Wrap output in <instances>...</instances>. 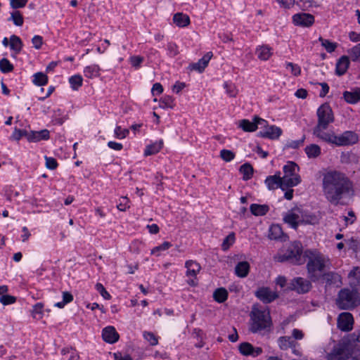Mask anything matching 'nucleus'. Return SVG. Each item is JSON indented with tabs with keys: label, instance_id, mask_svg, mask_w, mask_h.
I'll return each mask as SVG.
<instances>
[{
	"label": "nucleus",
	"instance_id": "412c9836",
	"mask_svg": "<svg viewBox=\"0 0 360 360\" xmlns=\"http://www.w3.org/2000/svg\"><path fill=\"white\" fill-rule=\"evenodd\" d=\"M102 337L104 341L112 344L118 340L120 336L113 326H107L103 330Z\"/></svg>",
	"mask_w": 360,
	"mask_h": 360
},
{
	"label": "nucleus",
	"instance_id": "3c124183",
	"mask_svg": "<svg viewBox=\"0 0 360 360\" xmlns=\"http://www.w3.org/2000/svg\"><path fill=\"white\" fill-rule=\"evenodd\" d=\"M15 301H16V297L13 295H3L0 297V302L4 305L13 304L15 302Z\"/></svg>",
	"mask_w": 360,
	"mask_h": 360
},
{
	"label": "nucleus",
	"instance_id": "0eeeda50",
	"mask_svg": "<svg viewBox=\"0 0 360 360\" xmlns=\"http://www.w3.org/2000/svg\"><path fill=\"white\" fill-rule=\"evenodd\" d=\"M298 166L292 162L283 167V186L288 187V188L295 186L300 183V176L296 172V170H298Z\"/></svg>",
	"mask_w": 360,
	"mask_h": 360
},
{
	"label": "nucleus",
	"instance_id": "bb28decb",
	"mask_svg": "<svg viewBox=\"0 0 360 360\" xmlns=\"http://www.w3.org/2000/svg\"><path fill=\"white\" fill-rule=\"evenodd\" d=\"M250 210L255 216H264L269 212V207L267 205L252 204Z\"/></svg>",
	"mask_w": 360,
	"mask_h": 360
},
{
	"label": "nucleus",
	"instance_id": "2f4dec72",
	"mask_svg": "<svg viewBox=\"0 0 360 360\" xmlns=\"http://www.w3.org/2000/svg\"><path fill=\"white\" fill-rule=\"evenodd\" d=\"M343 96L347 103H356L360 101V90L357 89L352 92L345 91Z\"/></svg>",
	"mask_w": 360,
	"mask_h": 360
},
{
	"label": "nucleus",
	"instance_id": "4be33fe9",
	"mask_svg": "<svg viewBox=\"0 0 360 360\" xmlns=\"http://www.w3.org/2000/svg\"><path fill=\"white\" fill-rule=\"evenodd\" d=\"M49 139V131L43 129L39 131H31L29 132V142H39L41 140H47Z\"/></svg>",
	"mask_w": 360,
	"mask_h": 360
},
{
	"label": "nucleus",
	"instance_id": "bf43d9fd",
	"mask_svg": "<svg viewBox=\"0 0 360 360\" xmlns=\"http://www.w3.org/2000/svg\"><path fill=\"white\" fill-rule=\"evenodd\" d=\"M120 200V202L117 206V209L120 211L124 212L127 208H129V205H127L129 202V199L127 198V197H122Z\"/></svg>",
	"mask_w": 360,
	"mask_h": 360
},
{
	"label": "nucleus",
	"instance_id": "a878e982",
	"mask_svg": "<svg viewBox=\"0 0 360 360\" xmlns=\"http://www.w3.org/2000/svg\"><path fill=\"white\" fill-rule=\"evenodd\" d=\"M250 271V264L248 262H240L235 267L236 274L240 278L246 277Z\"/></svg>",
	"mask_w": 360,
	"mask_h": 360
},
{
	"label": "nucleus",
	"instance_id": "e433bc0d",
	"mask_svg": "<svg viewBox=\"0 0 360 360\" xmlns=\"http://www.w3.org/2000/svg\"><path fill=\"white\" fill-rule=\"evenodd\" d=\"M239 171L243 174L244 180H249L253 174V167L249 163L243 164L240 166Z\"/></svg>",
	"mask_w": 360,
	"mask_h": 360
},
{
	"label": "nucleus",
	"instance_id": "ea45409f",
	"mask_svg": "<svg viewBox=\"0 0 360 360\" xmlns=\"http://www.w3.org/2000/svg\"><path fill=\"white\" fill-rule=\"evenodd\" d=\"M48 82L47 76L43 72H37L34 75L33 83L38 86H43Z\"/></svg>",
	"mask_w": 360,
	"mask_h": 360
},
{
	"label": "nucleus",
	"instance_id": "39448f33",
	"mask_svg": "<svg viewBox=\"0 0 360 360\" xmlns=\"http://www.w3.org/2000/svg\"><path fill=\"white\" fill-rule=\"evenodd\" d=\"M280 262H289L295 265L305 263V251L303 252L302 245L299 241H294L288 247L285 252L278 256Z\"/></svg>",
	"mask_w": 360,
	"mask_h": 360
},
{
	"label": "nucleus",
	"instance_id": "338daca9",
	"mask_svg": "<svg viewBox=\"0 0 360 360\" xmlns=\"http://www.w3.org/2000/svg\"><path fill=\"white\" fill-rule=\"evenodd\" d=\"M68 303V291L63 292V301L57 302L54 304L55 307L63 308Z\"/></svg>",
	"mask_w": 360,
	"mask_h": 360
},
{
	"label": "nucleus",
	"instance_id": "4468645a",
	"mask_svg": "<svg viewBox=\"0 0 360 360\" xmlns=\"http://www.w3.org/2000/svg\"><path fill=\"white\" fill-rule=\"evenodd\" d=\"M320 281L325 283L326 286L335 285L338 287L342 284L340 276L333 271L321 274Z\"/></svg>",
	"mask_w": 360,
	"mask_h": 360
},
{
	"label": "nucleus",
	"instance_id": "cd10ccee",
	"mask_svg": "<svg viewBox=\"0 0 360 360\" xmlns=\"http://www.w3.org/2000/svg\"><path fill=\"white\" fill-rule=\"evenodd\" d=\"M282 7L284 8L289 9L292 7L295 4L299 5L303 9L307 8L311 6V1H304L302 4H300L299 1L295 2V0H276Z\"/></svg>",
	"mask_w": 360,
	"mask_h": 360
},
{
	"label": "nucleus",
	"instance_id": "49530a36",
	"mask_svg": "<svg viewBox=\"0 0 360 360\" xmlns=\"http://www.w3.org/2000/svg\"><path fill=\"white\" fill-rule=\"evenodd\" d=\"M220 158L226 162H230L234 159L235 153L231 150L223 149L220 151Z\"/></svg>",
	"mask_w": 360,
	"mask_h": 360
},
{
	"label": "nucleus",
	"instance_id": "c03bdc74",
	"mask_svg": "<svg viewBox=\"0 0 360 360\" xmlns=\"http://www.w3.org/2000/svg\"><path fill=\"white\" fill-rule=\"evenodd\" d=\"M234 241H235V234H234V233H231L224 240L222 245H221L222 250H227L230 248V246L234 243Z\"/></svg>",
	"mask_w": 360,
	"mask_h": 360
},
{
	"label": "nucleus",
	"instance_id": "b1692460",
	"mask_svg": "<svg viewBox=\"0 0 360 360\" xmlns=\"http://www.w3.org/2000/svg\"><path fill=\"white\" fill-rule=\"evenodd\" d=\"M173 22L176 26L184 27L190 25L191 20L188 15L183 13H176L173 16Z\"/></svg>",
	"mask_w": 360,
	"mask_h": 360
},
{
	"label": "nucleus",
	"instance_id": "dca6fc26",
	"mask_svg": "<svg viewBox=\"0 0 360 360\" xmlns=\"http://www.w3.org/2000/svg\"><path fill=\"white\" fill-rule=\"evenodd\" d=\"M255 295L264 303H270L278 297V295L269 288H259L255 292Z\"/></svg>",
	"mask_w": 360,
	"mask_h": 360
},
{
	"label": "nucleus",
	"instance_id": "20e7f679",
	"mask_svg": "<svg viewBox=\"0 0 360 360\" xmlns=\"http://www.w3.org/2000/svg\"><path fill=\"white\" fill-rule=\"evenodd\" d=\"M250 327L252 333H257L262 330L269 328L271 326V319L269 310L254 305L250 314Z\"/></svg>",
	"mask_w": 360,
	"mask_h": 360
},
{
	"label": "nucleus",
	"instance_id": "6e6552de",
	"mask_svg": "<svg viewBox=\"0 0 360 360\" xmlns=\"http://www.w3.org/2000/svg\"><path fill=\"white\" fill-rule=\"evenodd\" d=\"M318 124L316 127H322L327 129L330 123L334 121L332 109L328 104L321 105L317 110Z\"/></svg>",
	"mask_w": 360,
	"mask_h": 360
},
{
	"label": "nucleus",
	"instance_id": "37998d69",
	"mask_svg": "<svg viewBox=\"0 0 360 360\" xmlns=\"http://www.w3.org/2000/svg\"><path fill=\"white\" fill-rule=\"evenodd\" d=\"M319 40L321 42V45L326 49L329 53H331L337 48V44L330 41L328 39H324L322 37H319Z\"/></svg>",
	"mask_w": 360,
	"mask_h": 360
},
{
	"label": "nucleus",
	"instance_id": "72a5a7b5",
	"mask_svg": "<svg viewBox=\"0 0 360 360\" xmlns=\"http://www.w3.org/2000/svg\"><path fill=\"white\" fill-rule=\"evenodd\" d=\"M283 235L282 228L278 224L271 225L269 229V237L270 239H279Z\"/></svg>",
	"mask_w": 360,
	"mask_h": 360
},
{
	"label": "nucleus",
	"instance_id": "a19ab883",
	"mask_svg": "<svg viewBox=\"0 0 360 360\" xmlns=\"http://www.w3.org/2000/svg\"><path fill=\"white\" fill-rule=\"evenodd\" d=\"M13 65L7 58H2L0 60V70L4 73H8L13 70Z\"/></svg>",
	"mask_w": 360,
	"mask_h": 360
},
{
	"label": "nucleus",
	"instance_id": "393cba45",
	"mask_svg": "<svg viewBox=\"0 0 360 360\" xmlns=\"http://www.w3.org/2000/svg\"><path fill=\"white\" fill-rule=\"evenodd\" d=\"M349 58L346 56H342L338 60V61L336 64V70H335L336 74L340 76L343 75L346 72L347 68H349Z\"/></svg>",
	"mask_w": 360,
	"mask_h": 360
},
{
	"label": "nucleus",
	"instance_id": "4c0bfd02",
	"mask_svg": "<svg viewBox=\"0 0 360 360\" xmlns=\"http://www.w3.org/2000/svg\"><path fill=\"white\" fill-rule=\"evenodd\" d=\"M213 296L217 302L221 303L227 299L228 292L223 288H218L214 291Z\"/></svg>",
	"mask_w": 360,
	"mask_h": 360
},
{
	"label": "nucleus",
	"instance_id": "473e14b6",
	"mask_svg": "<svg viewBox=\"0 0 360 360\" xmlns=\"http://www.w3.org/2000/svg\"><path fill=\"white\" fill-rule=\"evenodd\" d=\"M238 127L244 131L252 132L257 130V127L255 122H250L248 120H242L239 122Z\"/></svg>",
	"mask_w": 360,
	"mask_h": 360
},
{
	"label": "nucleus",
	"instance_id": "7ed1b4c3",
	"mask_svg": "<svg viewBox=\"0 0 360 360\" xmlns=\"http://www.w3.org/2000/svg\"><path fill=\"white\" fill-rule=\"evenodd\" d=\"M322 127H315L314 134L323 141L336 146L352 145L358 141V136L352 131H345L340 136H336L333 132H325Z\"/></svg>",
	"mask_w": 360,
	"mask_h": 360
},
{
	"label": "nucleus",
	"instance_id": "052dcab7",
	"mask_svg": "<svg viewBox=\"0 0 360 360\" xmlns=\"http://www.w3.org/2000/svg\"><path fill=\"white\" fill-rule=\"evenodd\" d=\"M172 244L171 243L169 242H164L162 244H161L160 245H158L157 247H155L152 250H151V254H155V252H159V251H163V250H166L167 249H169V248L172 247Z\"/></svg>",
	"mask_w": 360,
	"mask_h": 360
},
{
	"label": "nucleus",
	"instance_id": "864d4df0",
	"mask_svg": "<svg viewBox=\"0 0 360 360\" xmlns=\"http://www.w3.org/2000/svg\"><path fill=\"white\" fill-rule=\"evenodd\" d=\"M224 86L226 89V94L230 97H236V96L237 90L234 85L226 82V83H224Z\"/></svg>",
	"mask_w": 360,
	"mask_h": 360
},
{
	"label": "nucleus",
	"instance_id": "ddd939ff",
	"mask_svg": "<svg viewBox=\"0 0 360 360\" xmlns=\"http://www.w3.org/2000/svg\"><path fill=\"white\" fill-rule=\"evenodd\" d=\"M292 22L297 26L310 27L314 22V17L309 13H297L292 16Z\"/></svg>",
	"mask_w": 360,
	"mask_h": 360
},
{
	"label": "nucleus",
	"instance_id": "423d86ee",
	"mask_svg": "<svg viewBox=\"0 0 360 360\" xmlns=\"http://www.w3.org/2000/svg\"><path fill=\"white\" fill-rule=\"evenodd\" d=\"M335 304L340 309L349 310L360 304V294L358 290L343 288L340 290L335 300Z\"/></svg>",
	"mask_w": 360,
	"mask_h": 360
},
{
	"label": "nucleus",
	"instance_id": "e2e57ef3",
	"mask_svg": "<svg viewBox=\"0 0 360 360\" xmlns=\"http://www.w3.org/2000/svg\"><path fill=\"white\" fill-rule=\"evenodd\" d=\"M46 166L50 169H54L57 167L58 164L56 159L46 157Z\"/></svg>",
	"mask_w": 360,
	"mask_h": 360
},
{
	"label": "nucleus",
	"instance_id": "c756f323",
	"mask_svg": "<svg viewBox=\"0 0 360 360\" xmlns=\"http://www.w3.org/2000/svg\"><path fill=\"white\" fill-rule=\"evenodd\" d=\"M10 48L15 53H19L21 51L22 42L20 37L14 34L10 37Z\"/></svg>",
	"mask_w": 360,
	"mask_h": 360
},
{
	"label": "nucleus",
	"instance_id": "9b49d317",
	"mask_svg": "<svg viewBox=\"0 0 360 360\" xmlns=\"http://www.w3.org/2000/svg\"><path fill=\"white\" fill-rule=\"evenodd\" d=\"M301 210L299 208L292 210L285 214L283 220L289 224L293 229H297L299 224H304V220L300 216Z\"/></svg>",
	"mask_w": 360,
	"mask_h": 360
},
{
	"label": "nucleus",
	"instance_id": "f03ea898",
	"mask_svg": "<svg viewBox=\"0 0 360 360\" xmlns=\"http://www.w3.org/2000/svg\"><path fill=\"white\" fill-rule=\"evenodd\" d=\"M307 258L308 277L313 282L319 281L328 260L320 252L309 250L305 251V259Z\"/></svg>",
	"mask_w": 360,
	"mask_h": 360
},
{
	"label": "nucleus",
	"instance_id": "5fc2aeb1",
	"mask_svg": "<svg viewBox=\"0 0 360 360\" xmlns=\"http://www.w3.org/2000/svg\"><path fill=\"white\" fill-rule=\"evenodd\" d=\"M96 289L99 292V293L104 299L110 300L111 298L110 295L106 291L105 288L101 283H98L96 285Z\"/></svg>",
	"mask_w": 360,
	"mask_h": 360
},
{
	"label": "nucleus",
	"instance_id": "a211bd4d",
	"mask_svg": "<svg viewBox=\"0 0 360 360\" xmlns=\"http://www.w3.org/2000/svg\"><path fill=\"white\" fill-rule=\"evenodd\" d=\"M213 56L212 52H207L201 59L197 63H192L189 65L191 70H195L199 72L204 71L205 68L207 66L209 61Z\"/></svg>",
	"mask_w": 360,
	"mask_h": 360
},
{
	"label": "nucleus",
	"instance_id": "58836bf2",
	"mask_svg": "<svg viewBox=\"0 0 360 360\" xmlns=\"http://www.w3.org/2000/svg\"><path fill=\"white\" fill-rule=\"evenodd\" d=\"M99 71L100 68L98 65H92L85 68L84 74L87 77L91 78L99 76Z\"/></svg>",
	"mask_w": 360,
	"mask_h": 360
},
{
	"label": "nucleus",
	"instance_id": "1a4fd4ad",
	"mask_svg": "<svg viewBox=\"0 0 360 360\" xmlns=\"http://www.w3.org/2000/svg\"><path fill=\"white\" fill-rule=\"evenodd\" d=\"M311 288V283L309 281L302 277H297L292 279L288 284V290H294L299 294L308 292Z\"/></svg>",
	"mask_w": 360,
	"mask_h": 360
},
{
	"label": "nucleus",
	"instance_id": "680f3d73",
	"mask_svg": "<svg viewBox=\"0 0 360 360\" xmlns=\"http://www.w3.org/2000/svg\"><path fill=\"white\" fill-rule=\"evenodd\" d=\"M143 335L151 345L154 346L158 344V338L153 333L146 332Z\"/></svg>",
	"mask_w": 360,
	"mask_h": 360
},
{
	"label": "nucleus",
	"instance_id": "8fccbe9b",
	"mask_svg": "<svg viewBox=\"0 0 360 360\" xmlns=\"http://www.w3.org/2000/svg\"><path fill=\"white\" fill-rule=\"evenodd\" d=\"M144 58L140 56H133L129 58V61L133 67L135 68H139L141 64L143 62Z\"/></svg>",
	"mask_w": 360,
	"mask_h": 360
},
{
	"label": "nucleus",
	"instance_id": "aec40b11",
	"mask_svg": "<svg viewBox=\"0 0 360 360\" xmlns=\"http://www.w3.org/2000/svg\"><path fill=\"white\" fill-rule=\"evenodd\" d=\"M282 134V129L274 125L267 126L264 131H260L259 135L264 138L277 139Z\"/></svg>",
	"mask_w": 360,
	"mask_h": 360
},
{
	"label": "nucleus",
	"instance_id": "13d9d810",
	"mask_svg": "<svg viewBox=\"0 0 360 360\" xmlns=\"http://www.w3.org/2000/svg\"><path fill=\"white\" fill-rule=\"evenodd\" d=\"M28 0H11L10 4L11 6L14 8H20L25 6Z\"/></svg>",
	"mask_w": 360,
	"mask_h": 360
},
{
	"label": "nucleus",
	"instance_id": "c9c22d12",
	"mask_svg": "<svg viewBox=\"0 0 360 360\" xmlns=\"http://www.w3.org/2000/svg\"><path fill=\"white\" fill-rule=\"evenodd\" d=\"M305 152L309 158H315L321 153V148L316 144H311L305 148Z\"/></svg>",
	"mask_w": 360,
	"mask_h": 360
},
{
	"label": "nucleus",
	"instance_id": "69168bd1",
	"mask_svg": "<svg viewBox=\"0 0 360 360\" xmlns=\"http://www.w3.org/2000/svg\"><path fill=\"white\" fill-rule=\"evenodd\" d=\"M32 42L34 45V47L37 49H39L42 45V37L41 36L36 35L32 38Z\"/></svg>",
	"mask_w": 360,
	"mask_h": 360
},
{
	"label": "nucleus",
	"instance_id": "f3484780",
	"mask_svg": "<svg viewBox=\"0 0 360 360\" xmlns=\"http://www.w3.org/2000/svg\"><path fill=\"white\" fill-rule=\"evenodd\" d=\"M265 184L269 190H274L280 187L283 191L287 190L288 187L283 186V179L278 174L269 176L266 180Z\"/></svg>",
	"mask_w": 360,
	"mask_h": 360
},
{
	"label": "nucleus",
	"instance_id": "f704fd0d",
	"mask_svg": "<svg viewBox=\"0 0 360 360\" xmlns=\"http://www.w3.org/2000/svg\"><path fill=\"white\" fill-rule=\"evenodd\" d=\"M69 83L72 90L77 91L82 86L83 78L80 75H75L69 78Z\"/></svg>",
	"mask_w": 360,
	"mask_h": 360
},
{
	"label": "nucleus",
	"instance_id": "603ef678",
	"mask_svg": "<svg viewBox=\"0 0 360 360\" xmlns=\"http://www.w3.org/2000/svg\"><path fill=\"white\" fill-rule=\"evenodd\" d=\"M129 133V129H122L121 127L117 126L115 129V136L117 139H124Z\"/></svg>",
	"mask_w": 360,
	"mask_h": 360
},
{
	"label": "nucleus",
	"instance_id": "9d476101",
	"mask_svg": "<svg viewBox=\"0 0 360 360\" xmlns=\"http://www.w3.org/2000/svg\"><path fill=\"white\" fill-rule=\"evenodd\" d=\"M185 267L187 269L186 276L191 277L187 281L188 284L191 286H196L198 285L197 274L201 269L200 265L195 261L188 260L186 262Z\"/></svg>",
	"mask_w": 360,
	"mask_h": 360
},
{
	"label": "nucleus",
	"instance_id": "7c9ffc66",
	"mask_svg": "<svg viewBox=\"0 0 360 360\" xmlns=\"http://www.w3.org/2000/svg\"><path fill=\"white\" fill-rule=\"evenodd\" d=\"M163 141L162 140L148 146L144 151L146 156L158 153L162 148Z\"/></svg>",
	"mask_w": 360,
	"mask_h": 360
},
{
	"label": "nucleus",
	"instance_id": "de8ad7c7",
	"mask_svg": "<svg viewBox=\"0 0 360 360\" xmlns=\"http://www.w3.org/2000/svg\"><path fill=\"white\" fill-rule=\"evenodd\" d=\"M349 53L353 61H360V44L353 47Z\"/></svg>",
	"mask_w": 360,
	"mask_h": 360
},
{
	"label": "nucleus",
	"instance_id": "0e129e2a",
	"mask_svg": "<svg viewBox=\"0 0 360 360\" xmlns=\"http://www.w3.org/2000/svg\"><path fill=\"white\" fill-rule=\"evenodd\" d=\"M286 65L287 68L290 67L291 68V72L293 75L298 76L300 75L301 70L297 65L293 64L292 63H288Z\"/></svg>",
	"mask_w": 360,
	"mask_h": 360
},
{
	"label": "nucleus",
	"instance_id": "f8f14e48",
	"mask_svg": "<svg viewBox=\"0 0 360 360\" xmlns=\"http://www.w3.org/2000/svg\"><path fill=\"white\" fill-rule=\"evenodd\" d=\"M354 319L349 312L341 313L338 318V327L344 331L351 330L353 328Z\"/></svg>",
	"mask_w": 360,
	"mask_h": 360
},
{
	"label": "nucleus",
	"instance_id": "c85d7f7f",
	"mask_svg": "<svg viewBox=\"0 0 360 360\" xmlns=\"http://www.w3.org/2000/svg\"><path fill=\"white\" fill-rule=\"evenodd\" d=\"M256 53L257 54L258 58L262 60H268L272 55L271 48L267 45H263L258 47L256 49Z\"/></svg>",
	"mask_w": 360,
	"mask_h": 360
},
{
	"label": "nucleus",
	"instance_id": "f257e3e1",
	"mask_svg": "<svg viewBox=\"0 0 360 360\" xmlns=\"http://www.w3.org/2000/svg\"><path fill=\"white\" fill-rule=\"evenodd\" d=\"M322 187L326 200L332 205H338L352 191V183L344 173L333 170L323 174Z\"/></svg>",
	"mask_w": 360,
	"mask_h": 360
},
{
	"label": "nucleus",
	"instance_id": "09e8293b",
	"mask_svg": "<svg viewBox=\"0 0 360 360\" xmlns=\"http://www.w3.org/2000/svg\"><path fill=\"white\" fill-rule=\"evenodd\" d=\"M22 136H25L28 140L29 132L23 129H15V131L12 135V138L15 140H20Z\"/></svg>",
	"mask_w": 360,
	"mask_h": 360
},
{
	"label": "nucleus",
	"instance_id": "774afa93",
	"mask_svg": "<svg viewBox=\"0 0 360 360\" xmlns=\"http://www.w3.org/2000/svg\"><path fill=\"white\" fill-rule=\"evenodd\" d=\"M163 91V87L160 83H155L152 88V93L153 95L160 94Z\"/></svg>",
	"mask_w": 360,
	"mask_h": 360
},
{
	"label": "nucleus",
	"instance_id": "a18cd8bd",
	"mask_svg": "<svg viewBox=\"0 0 360 360\" xmlns=\"http://www.w3.org/2000/svg\"><path fill=\"white\" fill-rule=\"evenodd\" d=\"M43 304L41 303H37L36 304L32 309V316L34 319L39 320L42 318V309H43Z\"/></svg>",
	"mask_w": 360,
	"mask_h": 360
},
{
	"label": "nucleus",
	"instance_id": "79ce46f5",
	"mask_svg": "<svg viewBox=\"0 0 360 360\" xmlns=\"http://www.w3.org/2000/svg\"><path fill=\"white\" fill-rule=\"evenodd\" d=\"M13 23L17 26H22L23 25V17L19 11H15L11 13V18Z\"/></svg>",
	"mask_w": 360,
	"mask_h": 360
},
{
	"label": "nucleus",
	"instance_id": "6e6d98bb",
	"mask_svg": "<svg viewBox=\"0 0 360 360\" xmlns=\"http://www.w3.org/2000/svg\"><path fill=\"white\" fill-rule=\"evenodd\" d=\"M173 101H174V98H172V96H165L161 100V103H162V105H160V107H162V108L167 107V108H173V105H172Z\"/></svg>",
	"mask_w": 360,
	"mask_h": 360
},
{
	"label": "nucleus",
	"instance_id": "6ab92c4d",
	"mask_svg": "<svg viewBox=\"0 0 360 360\" xmlns=\"http://www.w3.org/2000/svg\"><path fill=\"white\" fill-rule=\"evenodd\" d=\"M238 348L240 353L245 356L250 355L252 356H257L262 352V349L261 347H254L249 342L241 343Z\"/></svg>",
	"mask_w": 360,
	"mask_h": 360
},
{
	"label": "nucleus",
	"instance_id": "4d7b16f0",
	"mask_svg": "<svg viewBox=\"0 0 360 360\" xmlns=\"http://www.w3.org/2000/svg\"><path fill=\"white\" fill-rule=\"evenodd\" d=\"M167 51L171 56H175L179 54L178 46L173 42H169L167 45Z\"/></svg>",
	"mask_w": 360,
	"mask_h": 360
},
{
	"label": "nucleus",
	"instance_id": "5701e85b",
	"mask_svg": "<svg viewBox=\"0 0 360 360\" xmlns=\"http://www.w3.org/2000/svg\"><path fill=\"white\" fill-rule=\"evenodd\" d=\"M349 285L352 288L358 290L360 285V267L356 266L349 274Z\"/></svg>",
	"mask_w": 360,
	"mask_h": 360
},
{
	"label": "nucleus",
	"instance_id": "2eb2a0df",
	"mask_svg": "<svg viewBox=\"0 0 360 360\" xmlns=\"http://www.w3.org/2000/svg\"><path fill=\"white\" fill-rule=\"evenodd\" d=\"M278 342L279 347L281 349L285 350L288 349H292V353H294L297 356L300 355V352L297 349H296V345H297V343L293 340L292 338L290 336L281 337L278 339Z\"/></svg>",
	"mask_w": 360,
	"mask_h": 360
}]
</instances>
